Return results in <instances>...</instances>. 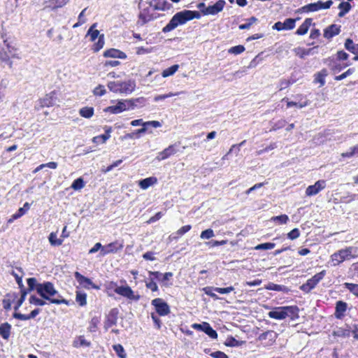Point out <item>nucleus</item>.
Here are the masks:
<instances>
[{"label": "nucleus", "instance_id": "nucleus-1", "mask_svg": "<svg viewBox=\"0 0 358 358\" xmlns=\"http://www.w3.org/2000/svg\"><path fill=\"white\" fill-rule=\"evenodd\" d=\"M28 291L36 290L37 294L43 299L55 304L69 305V301L62 298L58 291L54 287V285L49 281L39 283L36 278H29L27 279Z\"/></svg>", "mask_w": 358, "mask_h": 358}, {"label": "nucleus", "instance_id": "nucleus-2", "mask_svg": "<svg viewBox=\"0 0 358 358\" xmlns=\"http://www.w3.org/2000/svg\"><path fill=\"white\" fill-rule=\"evenodd\" d=\"M201 17V13L197 10H183L178 12L162 29V31L164 33L169 32L175 29L177 27L185 24L188 21L193 19H200Z\"/></svg>", "mask_w": 358, "mask_h": 358}, {"label": "nucleus", "instance_id": "nucleus-3", "mask_svg": "<svg viewBox=\"0 0 358 358\" xmlns=\"http://www.w3.org/2000/svg\"><path fill=\"white\" fill-rule=\"evenodd\" d=\"M143 98L119 100L115 105L108 106L104 109L105 112L112 114H118L127 110H133L138 106V103H143Z\"/></svg>", "mask_w": 358, "mask_h": 358}, {"label": "nucleus", "instance_id": "nucleus-4", "mask_svg": "<svg viewBox=\"0 0 358 358\" xmlns=\"http://www.w3.org/2000/svg\"><path fill=\"white\" fill-rule=\"evenodd\" d=\"M327 273L325 270L316 273L312 278L308 279L306 283L300 286V289L305 293H309L324 278Z\"/></svg>", "mask_w": 358, "mask_h": 358}, {"label": "nucleus", "instance_id": "nucleus-5", "mask_svg": "<svg viewBox=\"0 0 358 358\" xmlns=\"http://www.w3.org/2000/svg\"><path fill=\"white\" fill-rule=\"evenodd\" d=\"M333 4L331 0H328L325 2L322 1H317V2L310 3L301 7L300 10L303 13L315 12L322 9H328Z\"/></svg>", "mask_w": 358, "mask_h": 358}, {"label": "nucleus", "instance_id": "nucleus-6", "mask_svg": "<svg viewBox=\"0 0 358 358\" xmlns=\"http://www.w3.org/2000/svg\"><path fill=\"white\" fill-rule=\"evenodd\" d=\"M4 37L5 35L2 34L1 38L3 39V43L6 45V50L2 49L0 50V60L6 63L11 67L12 62L10 61V58L15 56V49L10 45L7 39L4 38Z\"/></svg>", "mask_w": 358, "mask_h": 358}, {"label": "nucleus", "instance_id": "nucleus-7", "mask_svg": "<svg viewBox=\"0 0 358 358\" xmlns=\"http://www.w3.org/2000/svg\"><path fill=\"white\" fill-rule=\"evenodd\" d=\"M114 285V292L122 296L127 297L130 300L138 301L140 298L139 295H136L131 288L127 286H118L116 283Z\"/></svg>", "mask_w": 358, "mask_h": 358}, {"label": "nucleus", "instance_id": "nucleus-8", "mask_svg": "<svg viewBox=\"0 0 358 358\" xmlns=\"http://www.w3.org/2000/svg\"><path fill=\"white\" fill-rule=\"evenodd\" d=\"M192 327L197 331L204 332L210 338L215 339L217 338V331L212 328L209 323L206 322H203L200 324L194 323L192 325Z\"/></svg>", "mask_w": 358, "mask_h": 358}, {"label": "nucleus", "instance_id": "nucleus-9", "mask_svg": "<svg viewBox=\"0 0 358 358\" xmlns=\"http://www.w3.org/2000/svg\"><path fill=\"white\" fill-rule=\"evenodd\" d=\"M299 18H286L284 22H276L273 26V29L277 31H282V30H292L295 27L296 22Z\"/></svg>", "mask_w": 358, "mask_h": 358}, {"label": "nucleus", "instance_id": "nucleus-10", "mask_svg": "<svg viewBox=\"0 0 358 358\" xmlns=\"http://www.w3.org/2000/svg\"><path fill=\"white\" fill-rule=\"evenodd\" d=\"M324 63L328 65V66L330 68V69L334 73H337L341 71L345 67L350 65V63H346L343 65L338 63V61L336 60L335 57H329L327 59H326Z\"/></svg>", "mask_w": 358, "mask_h": 358}, {"label": "nucleus", "instance_id": "nucleus-11", "mask_svg": "<svg viewBox=\"0 0 358 358\" xmlns=\"http://www.w3.org/2000/svg\"><path fill=\"white\" fill-rule=\"evenodd\" d=\"M173 273L172 272H166L165 273H162L158 271V282L162 287H170L173 284Z\"/></svg>", "mask_w": 358, "mask_h": 358}, {"label": "nucleus", "instance_id": "nucleus-12", "mask_svg": "<svg viewBox=\"0 0 358 358\" xmlns=\"http://www.w3.org/2000/svg\"><path fill=\"white\" fill-rule=\"evenodd\" d=\"M122 241H116L104 245L101 250V256H104L109 253H116L123 248Z\"/></svg>", "mask_w": 358, "mask_h": 358}, {"label": "nucleus", "instance_id": "nucleus-13", "mask_svg": "<svg viewBox=\"0 0 358 358\" xmlns=\"http://www.w3.org/2000/svg\"><path fill=\"white\" fill-rule=\"evenodd\" d=\"M74 277L76 279V280L78 282L80 285L83 287L85 289H90V288L99 289V287L97 285H94L90 278L83 275L81 273H80L78 271H76L74 273Z\"/></svg>", "mask_w": 358, "mask_h": 358}, {"label": "nucleus", "instance_id": "nucleus-14", "mask_svg": "<svg viewBox=\"0 0 358 358\" xmlns=\"http://www.w3.org/2000/svg\"><path fill=\"white\" fill-rule=\"evenodd\" d=\"M226 4L224 0H219L215 2L213 5H210L207 6V8L203 11V15H216L220 11H222Z\"/></svg>", "mask_w": 358, "mask_h": 358}, {"label": "nucleus", "instance_id": "nucleus-15", "mask_svg": "<svg viewBox=\"0 0 358 358\" xmlns=\"http://www.w3.org/2000/svg\"><path fill=\"white\" fill-rule=\"evenodd\" d=\"M155 10H157V3L155 4L150 3L149 7L144 8L143 11L141 12L139 17L144 22L154 20L155 18L154 13Z\"/></svg>", "mask_w": 358, "mask_h": 358}, {"label": "nucleus", "instance_id": "nucleus-16", "mask_svg": "<svg viewBox=\"0 0 358 358\" xmlns=\"http://www.w3.org/2000/svg\"><path fill=\"white\" fill-rule=\"evenodd\" d=\"M326 186L325 180H320L317 181L314 185H309L306 190V194L307 196H311L316 195L319 193L322 189H323Z\"/></svg>", "mask_w": 358, "mask_h": 358}, {"label": "nucleus", "instance_id": "nucleus-17", "mask_svg": "<svg viewBox=\"0 0 358 358\" xmlns=\"http://www.w3.org/2000/svg\"><path fill=\"white\" fill-rule=\"evenodd\" d=\"M119 310L117 308H112L109 313L106 315V321L104 322V327L106 329L111 327L117 324Z\"/></svg>", "mask_w": 358, "mask_h": 358}, {"label": "nucleus", "instance_id": "nucleus-18", "mask_svg": "<svg viewBox=\"0 0 358 358\" xmlns=\"http://www.w3.org/2000/svg\"><path fill=\"white\" fill-rule=\"evenodd\" d=\"M341 28V25L332 24L324 29L323 36L325 38L331 39L340 34Z\"/></svg>", "mask_w": 358, "mask_h": 358}, {"label": "nucleus", "instance_id": "nucleus-19", "mask_svg": "<svg viewBox=\"0 0 358 358\" xmlns=\"http://www.w3.org/2000/svg\"><path fill=\"white\" fill-rule=\"evenodd\" d=\"M348 309V303L343 301H338L336 303L334 316L336 319L341 320L345 316Z\"/></svg>", "mask_w": 358, "mask_h": 358}, {"label": "nucleus", "instance_id": "nucleus-20", "mask_svg": "<svg viewBox=\"0 0 358 358\" xmlns=\"http://www.w3.org/2000/svg\"><path fill=\"white\" fill-rule=\"evenodd\" d=\"M146 287L152 292L157 291V271H148V276H145Z\"/></svg>", "mask_w": 358, "mask_h": 358}, {"label": "nucleus", "instance_id": "nucleus-21", "mask_svg": "<svg viewBox=\"0 0 358 358\" xmlns=\"http://www.w3.org/2000/svg\"><path fill=\"white\" fill-rule=\"evenodd\" d=\"M57 93L55 91H52L46 94L44 98L41 99V106L50 107L56 104Z\"/></svg>", "mask_w": 358, "mask_h": 358}, {"label": "nucleus", "instance_id": "nucleus-22", "mask_svg": "<svg viewBox=\"0 0 358 358\" xmlns=\"http://www.w3.org/2000/svg\"><path fill=\"white\" fill-rule=\"evenodd\" d=\"M285 317H289L292 320H296L299 317V308L297 306H284Z\"/></svg>", "mask_w": 358, "mask_h": 358}, {"label": "nucleus", "instance_id": "nucleus-23", "mask_svg": "<svg viewBox=\"0 0 358 358\" xmlns=\"http://www.w3.org/2000/svg\"><path fill=\"white\" fill-rule=\"evenodd\" d=\"M270 318L282 320L285 319L284 306L275 307L272 310L268 313Z\"/></svg>", "mask_w": 358, "mask_h": 358}, {"label": "nucleus", "instance_id": "nucleus-24", "mask_svg": "<svg viewBox=\"0 0 358 358\" xmlns=\"http://www.w3.org/2000/svg\"><path fill=\"white\" fill-rule=\"evenodd\" d=\"M178 145L176 144L169 145L162 152L158 153V160L165 159L170 156L174 155L178 151Z\"/></svg>", "mask_w": 358, "mask_h": 358}, {"label": "nucleus", "instance_id": "nucleus-25", "mask_svg": "<svg viewBox=\"0 0 358 358\" xmlns=\"http://www.w3.org/2000/svg\"><path fill=\"white\" fill-rule=\"evenodd\" d=\"M103 56L105 57H112V58H120V59H125L127 55L124 52L115 49L110 48L106 50L103 53Z\"/></svg>", "mask_w": 358, "mask_h": 358}, {"label": "nucleus", "instance_id": "nucleus-26", "mask_svg": "<svg viewBox=\"0 0 358 358\" xmlns=\"http://www.w3.org/2000/svg\"><path fill=\"white\" fill-rule=\"evenodd\" d=\"M281 102L286 103L287 108H291L293 106H295L299 108H302L307 106L309 104V101L307 99H306L303 101H289V99L287 97H284L281 100Z\"/></svg>", "mask_w": 358, "mask_h": 358}, {"label": "nucleus", "instance_id": "nucleus-27", "mask_svg": "<svg viewBox=\"0 0 358 358\" xmlns=\"http://www.w3.org/2000/svg\"><path fill=\"white\" fill-rule=\"evenodd\" d=\"M136 87V84L134 80H129L125 82H120L121 93L130 94Z\"/></svg>", "mask_w": 358, "mask_h": 358}, {"label": "nucleus", "instance_id": "nucleus-28", "mask_svg": "<svg viewBox=\"0 0 358 358\" xmlns=\"http://www.w3.org/2000/svg\"><path fill=\"white\" fill-rule=\"evenodd\" d=\"M318 48V45L308 49L299 48V52H297V55L301 59H304L306 56L317 54Z\"/></svg>", "mask_w": 358, "mask_h": 358}, {"label": "nucleus", "instance_id": "nucleus-29", "mask_svg": "<svg viewBox=\"0 0 358 358\" xmlns=\"http://www.w3.org/2000/svg\"><path fill=\"white\" fill-rule=\"evenodd\" d=\"M312 22H313L312 18H306L303 21L302 24L297 29L295 34L296 35H299V36L305 35L308 32L310 25L312 24Z\"/></svg>", "mask_w": 358, "mask_h": 358}, {"label": "nucleus", "instance_id": "nucleus-30", "mask_svg": "<svg viewBox=\"0 0 358 358\" xmlns=\"http://www.w3.org/2000/svg\"><path fill=\"white\" fill-rule=\"evenodd\" d=\"M278 337V334L273 330H268L259 336V340H268L271 344L273 343Z\"/></svg>", "mask_w": 358, "mask_h": 358}, {"label": "nucleus", "instance_id": "nucleus-31", "mask_svg": "<svg viewBox=\"0 0 358 358\" xmlns=\"http://www.w3.org/2000/svg\"><path fill=\"white\" fill-rule=\"evenodd\" d=\"M170 313V307L166 302L158 298V316H165Z\"/></svg>", "mask_w": 358, "mask_h": 358}, {"label": "nucleus", "instance_id": "nucleus-32", "mask_svg": "<svg viewBox=\"0 0 358 358\" xmlns=\"http://www.w3.org/2000/svg\"><path fill=\"white\" fill-rule=\"evenodd\" d=\"M353 248L352 247L346 248L338 251V255L340 256L338 262H344L346 259L353 258L354 256L352 255Z\"/></svg>", "mask_w": 358, "mask_h": 358}, {"label": "nucleus", "instance_id": "nucleus-33", "mask_svg": "<svg viewBox=\"0 0 358 358\" xmlns=\"http://www.w3.org/2000/svg\"><path fill=\"white\" fill-rule=\"evenodd\" d=\"M11 325L8 322H4L0 325V336L4 340H8L11 333Z\"/></svg>", "mask_w": 358, "mask_h": 358}, {"label": "nucleus", "instance_id": "nucleus-34", "mask_svg": "<svg viewBox=\"0 0 358 358\" xmlns=\"http://www.w3.org/2000/svg\"><path fill=\"white\" fill-rule=\"evenodd\" d=\"M347 328L343 327H337L335 330H334L332 334L335 337H341L346 338L349 337L351 333L350 327L348 325H346Z\"/></svg>", "mask_w": 358, "mask_h": 358}, {"label": "nucleus", "instance_id": "nucleus-35", "mask_svg": "<svg viewBox=\"0 0 358 358\" xmlns=\"http://www.w3.org/2000/svg\"><path fill=\"white\" fill-rule=\"evenodd\" d=\"M112 131V128L110 127H105V134H101L93 138L92 141L95 143H99L101 141V143H105L108 138L110 137V133Z\"/></svg>", "mask_w": 358, "mask_h": 358}, {"label": "nucleus", "instance_id": "nucleus-36", "mask_svg": "<svg viewBox=\"0 0 358 358\" xmlns=\"http://www.w3.org/2000/svg\"><path fill=\"white\" fill-rule=\"evenodd\" d=\"M345 48L351 53L358 55V44L354 43L352 39L347 38L344 43Z\"/></svg>", "mask_w": 358, "mask_h": 358}, {"label": "nucleus", "instance_id": "nucleus-37", "mask_svg": "<svg viewBox=\"0 0 358 358\" xmlns=\"http://www.w3.org/2000/svg\"><path fill=\"white\" fill-rule=\"evenodd\" d=\"M265 288L268 290L282 292L284 293H288L290 291V289L285 285H278L273 282H269L267 285H266Z\"/></svg>", "mask_w": 358, "mask_h": 358}, {"label": "nucleus", "instance_id": "nucleus-38", "mask_svg": "<svg viewBox=\"0 0 358 358\" xmlns=\"http://www.w3.org/2000/svg\"><path fill=\"white\" fill-rule=\"evenodd\" d=\"M338 8L340 10L338 15L339 17H344L352 8L350 3L348 1H341Z\"/></svg>", "mask_w": 358, "mask_h": 358}, {"label": "nucleus", "instance_id": "nucleus-39", "mask_svg": "<svg viewBox=\"0 0 358 358\" xmlns=\"http://www.w3.org/2000/svg\"><path fill=\"white\" fill-rule=\"evenodd\" d=\"M90 345L91 343L85 340L84 336H77L73 341V346L77 348L80 347H90Z\"/></svg>", "mask_w": 358, "mask_h": 358}, {"label": "nucleus", "instance_id": "nucleus-40", "mask_svg": "<svg viewBox=\"0 0 358 358\" xmlns=\"http://www.w3.org/2000/svg\"><path fill=\"white\" fill-rule=\"evenodd\" d=\"M157 182V178L149 177L138 181L139 187L143 189H146Z\"/></svg>", "mask_w": 358, "mask_h": 358}, {"label": "nucleus", "instance_id": "nucleus-41", "mask_svg": "<svg viewBox=\"0 0 358 358\" xmlns=\"http://www.w3.org/2000/svg\"><path fill=\"white\" fill-rule=\"evenodd\" d=\"M328 75V71L326 69H322L320 71L317 73L315 76V83H319L320 84V86H324L325 85V78Z\"/></svg>", "mask_w": 358, "mask_h": 358}, {"label": "nucleus", "instance_id": "nucleus-42", "mask_svg": "<svg viewBox=\"0 0 358 358\" xmlns=\"http://www.w3.org/2000/svg\"><path fill=\"white\" fill-rule=\"evenodd\" d=\"M245 343V341H238L232 336H229L227 337L224 344L227 347L235 348L240 347L243 345Z\"/></svg>", "mask_w": 358, "mask_h": 358}, {"label": "nucleus", "instance_id": "nucleus-43", "mask_svg": "<svg viewBox=\"0 0 358 358\" xmlns=\"http://www.w3.org/2000/svg\"><path fill=\"white\" fill-rule=\"evenodd\" d=\"M150 125L152 126L153 127H157V121L153 120V121L145 122L143 124V126L142 128L136 130L135 132L132 133L131 134H129V136L132 137L133 135H134V134H141L145 133L148 131V126H150Z\"/></svg>", "mask_w": 358, "mask_h": 358}, {"label": "nucleus", "instance_id": "nucleus-44", "mask_svg": "<svg viewBox=\"0 0 358 358\" xmlns=\"http://www.w3.org/2000/svg\"><path fill=\"white\" fill-rule=\"evenodd\" d=\"M48 240L51 245L59 246L62 245L63 240L57 238V234L55 232H51L48 236Z\"/></svg>", "mask_w": 358, "mask_h": 358}, {"label": "nucleus", "instance_id": "nucleus-45", "mask_svg": "<svg viewBox=\"0 0 358 358\" xmlns=\"http://www.w3.org/2000/svg\"><path fill=\"white\" fill-rule=\"evenodd\" d=\"M46 301L47 300H45L43 299H40L35 295H31L29 299V303L34 304V305L38 306H43L45 304H47Z\"/></svg>", "mask_w": 358, "mask_h": 358}, {"label": "nucleus", "instance_id": "nucleus-46", "mask_svg": "<svg viewBox=\"0 0 358 358\" xmlns=\"http://www.w3.org/2000/svg\"><path fill=\"white\" fill-rule=\"evenodd\" d=\"M21 292V296H20V298L17 300V301L16 302V304L14 306L13 308H14V310L15 311H17L18 309L20 308V307L22 305V303H24V300H25V298H26V296L27 294L30 292L29 291H28V289H23L22 291H20Z\"/></svg>", "mask_w": 358, "mask_h": 358}, {"label": "nucleus", "instance_id": "nucleus-47", "mask_svg": "<svg viewBox=\"0 0 358 358\" xmlns=\"http://www.w3.org/2000/svg\"><path fill=\"white\" fill-rule=\"evenodd\" d=\"M79 114L85 118H90L94 115V108L92 107H83L80 109Z\"/></svg>", "mask_w": 358, "mask_h": 358}, {"label": "nucleus", "instance_id": "nucleus-48", "mask_svg": "<svg viewBox=\"0 0 358 358\" xmlns=\"http://www.w3.org/2000/svg\"><path fill=\"white\" fill-rule=\"evenodd\" d=\"M178 69H179L178 64L172 65L171 66L169 67L168 69L164 70L162 73V76L164 78H166L170 76H172L178 71Z\"/></svg>", "mask_w": 358, "mask_h": 358}, {"label": "nucleus", "instance_id": "nucleus-49", "mask_svg": "<svg viewBox=\"0 0 358 358\" xmlns=\"http://www.w3.org/2000/svg\"><path fill=\"white\" fill-rule=\"evenodd\" d=\"M343 287L358 298V284L345 282Z\"/></svg>", "mask_w": 358, "mask_h": 358}, {"label": "nucleus", "instance_id": "nucleus-50", "mask_svg": "<svg viewBox=\"0 0 358 358\" xmlns=\"http://www.w3.org/2000/svg\"><path fill=\"white\" fill-rule=\"evenodd\" d=\"M76 301L80 306H85L87 303V294L83 292H76Z\"/></svg>", "mask_w": 358, "mask_h": 358}, {"label": "nucleus", "instance_id": "nucleus-51", "mask_svg": "<svg viewBox=\"0 0 358 358\" xmlns=\"http://www.w3.org/2000/svg\"><path fill=\"white\" fill-rule=\"evenodd\" d=\"M173 8V5L166 0H158V10H169Z\"/></svg>", "mask_w": 358, "mask_h": 358}, {"label": "nucleus", "instance_id": "nucleus-52", "mask_svg": "<svg viewBox=\"0 0 358 358\" xmlns=\"http://www.w3.org/2000/svg\"><path fill=\"white\" fill-rule=\"evenodd\" d=\"M286 121L285 120H277L275 122H271V124L272 125V127L271 129V131H276V130H278L280 129H282L283 128L285 124H286Z\"/></svg>", "mask_w": 358, "mask_h": 358}, {"label": "nucleus", "instance_id": "nucleus-53", "mask_svg": "<svg viewBox=\"0 0 358 358\" xmlns=\"http://www.w3.org/2000/svg\"><path fill=\"white\" fill-rule=\"evenodd\" d=\"M108 87L111 92L121 93L120 82H108Z\"/></svg>", "mask_w": 358, "mask_h": 358}, {"label": "nucleus", "instance_id": "nucleus-54", "mask_svg": "<svg viewBox=\"0 0 358 358\" xmlns=\"http://www.w3.org/2000/svg\"><path fill=\"white\" fill-rule=\"evenodd\" d=\"M85 186V182L82 178L76 179L71 184V187L74 190L81 189Z\"/></svg>", "mask_w": 358, "mask_h": 358}, {"label": "nucleus", "instance_id": "nucleus-55", "mask_svg": "<svg viewBox=\"0 0 358 358\" xmlns=\"http://www.w3.org/2000/svg\"><path fill=\"white\" fill-rule=\"evenodd\" d=\"M245 48L242 45H238L230 48L228 50L229 54L239 55L245 51Z\"/></svg>", "mask_w": 358, "mask_h": 358}, {"label": "nucleus", "instance_id": "nucleus-56", "mask_svg": "<svg viewBox=\"0 0 358 358\" xmlns=\"http://www.w3.org/2000/svg\"><path fill=\"white\" fill-rule=\"evenodd\" d=\"M45 167L55 169L57 167V163L55 162H51L47 164H41L38 166H37L33 172L37 173L38 171H39L40 170L43 169Z\"/></svg>", "mask_w": 358, "mask_h": 358}, {"label": "nucleus", "instance_id": "nucleus-57", "mask_svg": "<svg viewBox=\"0 0 358 358\" xmlns=\"http://www.w3.org/2000/svg\"><path fill=\"white\" fill-rule=\"evenodd\" d=\"M271 220L274 222H278L279 224H286L289 220V217L285 215H280L278 216H274L271 218Z\"/></svg>", "mask_w": 358, "mask_h": 358}, {"label": "nucleus", "instance_id": "nucleus-58", "mask_svg": "<svg viewBox=\"0 0 358 358\" xmlns=\"http://www.w3.org/2000/svg\"><path fill=\"white\" fill-rule=\"evenodd\" d=\"M104 45V35L101 34L99 36L98 41L94 44L93 50L94 52L99 51Z\"/></svg>", "mask_w": 358, "mask_h": 358}, {"label": "nucleus", "instance_id": "nucleus-59", "mask_svg": "<svg viewBox=\"0 0 358 358\" xmlns=\"http://www.w3.org/2000/svg\"><path fill=\"white\" fill-rule=\"evenodd\" d=\"M275 246V243L267 242V243H264L257 245L255 247V249L258 250H271V249L274 248Z\"/></svg>", "mask_w": 358, "mask_h": 358}, {"label": "nucleus", "instance_id": "nucleus-60", "mask_svg": "<svg viewBox=\"0 0 358 358\" xmlns=\"http://www.w3.org/2000/svg\"><path fill=\"white\" fill-rule=\"evenodd\" d=\"M354 155H358V143L356 145L350 148V151L342 154L343 157L348 158L352 157Z\"/></svg>", "mask_w": 358, "mask_h": 358}, {"label": "nucleus", "instance_id": "nucleus-61", "mask_svg": "<svg viewBox=\"0 0 358 358\" xmlns=\"http://www.w3.org/2000/svg\"><path fill=\"white\" fill-rule=\"evenodd\" d=\"M234 290V287L233 286H229L227 287H215L214 292H216L221 294H227Z\"/></svg>", "mask_w": 358, "mask_h": 358}, {"label": "nucleus", "instance_id": "nucleus-62", "mask_svg": "<svg viewBox=\"0 0 358 358\" xmlns=\"http://www.w3.org/2000/svg\"><path fill=\"white\" fill-rule=\"evenodd\" d=\"M214 289H215L214 287H206L203 289V290L204 291L206 294L212 297L213 299H214L215 300L220 299V297L213 292Z\"/></svg>", "mask_w": 358, "mask_h": 358}, {"label": "nucleus", "instance_id": "nucleus-63", "mask_svg": "<svg viewBox=\"0 0 358 358\" xmlns=\"http://www.w3.org/2000/svg\"><path fill=\"white\" fill-rule=\"evenodd\" d=\"M99 322L98 317H94L92 318L90 322V327H88V330L90 332H95L97 328V324Z\"/></svg>", "mask_w": 358, "mask_h": 358}, {"label": "nucleus", "instance_id": "nucleus-64", "mask_svg": "<svg viewBox=\"0 0 358 358\" xmlns=\"http://www.w3.org/2000/svg\"><path fill=\"white\" fill-rule=\"evenodd\" d=\"M214 236V231L211 229H207L201 231L200 237L202 239H209Z\"/></svg>", "mask_w": 358, "mask_h": 358}]
</instances>
